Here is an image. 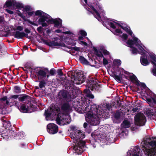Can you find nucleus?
<instances>
[{
    "label": "nucleus",
    "instance_id": "nucleus-1",
    "mask_svg": "<svg viewBox=\"0 0 156 156\" xmlns=\"http://www.w3.org/2000/svg\"><path fill=\"white\" fill-rule=\"evenodd\" d=\"M80 92V90L74 86H69V112L73 109L79 113H83L87 111V108L89 106V100L85 99L86 101L81 102L76 99L78 95Z\"/></svg>",
    "mask_w": 156,
    "mask_h": 156
},
{
    "label": "nucleus",
    "instance_id": "nucleus-2",
    "mask_svg": "<svg viewBox=\"0 0 156 156\" xmlns=\"http://www.w3.org/2000/svg\"><path fill=\"white\" fill-rule=\"evenodd\" d=\"M86 79L83 72L80 70H69V86H74L75 84H80L84 83Z\"/></svg>",
    "mask_w": 156,
    "mask_h": 156
},
{
    "label": "nucleus",
    "instance_id": "nucleus-3",
    "mask_svg": "<svg viewBox=\"0 0 156 156\" xmlns=\"http://www.w3.org/2000/svg\"><path fill=\"white\" fill-rule=\"evenodd\" d=\"M60 112H61L60 117L58 115L56 119V123L60 125H64L68 124V101L65 102H61L59 103Z\"/></svg>",
    "mask_w": 156,
    "mask_h": 156
},
{
    "label": "nucleus",
    "instance_id": "nucleus-4",
    "mask_svg": "<svg viewBox=\"0 0 156 156\" xmlns=\"http://www.w3.org/2000/svg\"><path fill=\"white\" fill-rule=\"evenodd\" d=\"M62 40L63 43H62L61 39L57 37L55 38L54 40L52 41L50 40L48 41V40L44 39L42 40V41L44 44L49 47L53 46L63 47L66 48L64 50L68 52L67 49L68 48V35L62 36Z\"/></svg>",
    "mask_w": 156,
    "mask_h": 156
},
{
    "label": "nucleus",
    "instance_id": "nucleus-5",
    "mask_svg": "<svg viewBox=\"0 0 156 156\" xmlns=\"http://www.w3.org/2000/svg\"><path fill=\"white\" fill-rule=\"evenodd\" d=\"M60 106L57 105H51L47 110H45L44 115L47 120L50 119L52 115L59 116Z\"/></svg>",
    "mask_w": 156,
    "mask_h": 156
},
{
    "label": "nucleus",
    "instance_id": "nucleus-6",
    "mask_svg": "<svg viewBox=\"0 0 156 156\" xmlns=\"http://www.w3.org/2000/svg\"><path fill=\"white\" fill-rule=\"evenodd\" d=\"M74 143H76V145L73 148L70 147L69 149V151L70 149H73L78 154H81L84 151L83 148L86 147V143L84 141L80 140L78 141H73Z\"/></svg>",
    "mask_w": 156,
    "mask_h": 156
},
{
    "label": "nucleus",
    "instance_id": "nucleus-7",
    "mask_svg": "<svg viewBox=\"0 0 156 156\" xmlns=\"http://www.w3.org/2000/svg\"><path fill=\"white\" fill-rule=\"evenodd\" d=\"M87 122L92 126H97L100 123L99 118L98 115L88 114L86 117Z\"/></svg>",
    "mask_w": 156,
    "mask_h": 156
},
{
    "label": "nucleus",
    "instance_id": "nucleus-8",
    "mask_svg": "<svg viewBox=\"0 0 156 156\" xmlns=\"http://www.w3.org/2000/svg\"><path fill=\"white\" fill-rule=\"evenodd\" d=\"M144 144L141 145L143 151L146 155H149L151 154V149L147 147L148 145H150L152 147H156V141L153 140L147 142V141L144 140Z\"/></svg>",
    "mask_w": 156,
    "mask_h": 156
},
{
    "label": "nucleus",
    "instance_id": "nucleus-9",
    "mask_svg": "<svg viewBox=\"0 0 156 156\" xmlns=\"http://www.w3.org/2000/svg\"><path fill=\"white\" fill-rule=\"evenodd\" d=\"M96 80L93 77L88 78L86 80V82L87 83L86 87L90 88L91 90H98V88L100 87L98 85H97L98 83H96Z\"/></svg>",
    "mask_w": 156,
    "mask_h": 156
},
{
    "label": "nucleus",
    "instance_id": "nucleus-10",
    "mask_svg": "<svg viewBox=\"0 0 156 156\" xmlns=\"http://www.w3.org/2000/svg\"><path fill=\"white\" fill-rule=\"evenodd\" d=\"M146 118L143 114L139 113L136 115L134 117V122L136 125L142 126L145 125Z\"/></svg>",
    "mask_w": 156,
    "mask_h": 156
},
{
    "label": "nucleus",
    "instance_id": "nucleus-11",
    "mask_svg": "<svg viewBox=\"0 0 156 156\" xmlns=\"http://www.w3.org/2000/svg\"><path fill=\"white\" fill-rule=\"evenodd\" d=\"M132 149V151L127 152L126 156H142V151L139 147L135 146Z\"/></svg>",
    "mask_w": 156,
    "mask_h": 156
},
{
    "label": "nucleus",
    "instance_id": "nucleus-12",
    "mask_svg": "<svg viewBox=\"0 0 156 156\" xmlns=\"http://www.w3.org/2000/svg\"><path fill=\"white\" fill-rule=\"evenodd\" d=\"M100 106H101V110L102 112H103V113L101 115L102 117H103L105 115L106 111H107V112H109L112 109V105L111 104L109 103L108 102H104Z\"/></svg>",
    "mask_w": 156,
    "mask_h": 156
},
{
    "label": "nucleus",
    "instance_id": "nucleus-13",
    "mask_svg": "<svg viewBox=\"0 0 156 156\" xmlns=\"http://www.w3.org/2000/svg\"><path fill=\"white\" fill-rule=\"evenodd\" d=\"M47 131L51 134H55L58 131V126L53 123H49L47 127Z\"/></svg>",
    "mask_w": 156,
    "mask_h": 156
},
{
    "label": "nucleus",
    "instance_id": "nucleus-14",
    "mask_svg": "<svg viewBox=\"0 0 156 156\" xmlns=\"http://www.w3.org/2000/svg\"><path fill=\"white\" fill-rule=\"evenodd\" d=\"M101 106L97 105L96 104H95L91 105L90 107L91 111L93 113H94L95 115L101 116L103 113V112L101 110Z\"/></svg>",
    "mask_w": 156,
    "mask_h": 156
},
{
    "label": "nucleus",
    "instance_id": "nucleus-15",
    "mask_svg": "<svg viewBox=\"0 0 156 156\" xmlns=\"http://www.w3.org/2000/svg\"><path fill=\"white\" fill-rule=\"evenodd\" d=\"M48 23L54 24V27L58 28H60L62 26V20L59 18H57L54 19L51 18L47 21Z\"/></svg>",
    "mask_w": 156,
    "mask_h": 156
},
{
    "label": "nucleus",
    "instance_id": "nucleus-16",
    "mask_svg": "<svg viewBox=\"0 0 156 156\" xmlns=\"http://www.w3.org/2000/svg\"><path fill=\"white\" fill-rule=\"evenodd\" d=\"M84 98L82 99V101H86L85 99H88H88H94V95L92 94V92L90 91V89L89 88H86L84 90Z\"/></svg>",
    "mask_w": 156,
    "mask_h": 156
},
{
    "label": "nucleus",
    "instance_id": "nucleus-17",
    "mask_svg": "<svg viewBox=\"0 0 156 156\" xmlns=\"http://www.w3.org/2000/svg\"><path fill=\"white\" fill-rule=\"evenodd\" d=\"M58 99L61 102H65L68 101L67 94L65 90H61L59 92L58 95Z\"/></svg>",
    "mask_w": 156,
    "mask_h": 156
},
{
    "label": "nucleus",
    "instance_id": "nucleus-18",
    "mask_svg": "<svg viewBox=\"0 0 156 156\" xmlns=\"http://www.w3.org/2000/svg\"><path fill=\"white\" fill-rule=\"evenodd\" d=\"M19 110L22 112L26 113H30L33 111V110H31L29 106L27 105L26 104H22V103L21 104V106Z\"/></svg>",
    "mask_w": 156,
    "mask_h": 156
},
{
    "label": "nucleus",
    "instance_id": "nucleus-19",
    "mask_svg": "<svg viewBox=\"0 0 156 156\" xmlns=\"http://www.w3.org/2000/svg\"><path fill=\"white\" fill-rule=\"evenodd\" d=\"M36 75L38 79H45L46 77L47 74L46 72L42 69H37L36 72Z\"/></svg>",
    "mask_w": 156,
    "mask_h": 156
},
{
    "label": "nucleus",
    "instance_id": "nucleus-20",
    "mask_svg": "<svg viewBox=\"0 0 156 156\" xmlns=\"http://www.w3.org/2000/svg\"><path fill=\"white\" fill-rule=\"evenodd\" d=\"M140 61L141 64L144 66L148 65L150 62L147 58V54L145 53H143L142 56L140 58Z\"/></svg>",
    "mask_w": 156,
    "mask_h": 156
},
{
    "label": "nucleus",
    "instance_id": "nucleus-21",
    "mask_svg": "<svg viewBox=\"0 0 156 156\" xmlns=\"http://www.w3.org/2000/svg\"><path fill=\"white\" fill-rule=\"evenodd\" d=\"M9 132H10V130L9 129H5L4 127H2L0 130V135L4 138H7L8 136Z\"/></svg>",
    "mask_w": 156,
    "mask_h": 156
},
{
    "label": "nucleus",
    "instance_id": "nucleus-22",
    "mask_svg": "<svg viewBox=\"0 0 156 156\" xmlns=\"http://www.w3.org/2000/svg\"><path fill=\"white\" fill-rule=\"evenodd\" d=\"M147 114L148 115L151 117L154 116L156 117V108L153 107L149 108L147 111Z\"/></svg>",
    "mask_w": 156,
    "mask_h": 156
},
{
    "label": "nucleus",
    "instance_id": "nucleus-23",
    "mask_svg": "<svg viewBox=\"0 0 156 156\" xmlns=\"http://www.w3.org/2000/svg\"><path fill=\"white\" fill-rule=\"evenodd\" d=\"M9 35L14 36V37L17 39H22L23 37V32L16 31L15 33H13L12 34L10 33Z\"/></svg>",
    "mask_w": 156,
    "mask_h": 156
},
{
    "label": "nucleus",
    "instance_id": "nucleus-24",
    "mask_svg": "<svg viewBox=\"0 0 156 156\" xmlns=\"http://www.w3.org/2000/svg\"><path fill=\"white\" fill-rule=\"evenodd\" d=\"M129 77L133 83H135L138 86L140 85L139 81L134 74H133L132 75L129 76Z\"/></svg>",
    "mask_w": 156,
    "mask_h": 156
},
{
    "label": "nucleus",
    "instance_id": "nucleus-25",
    "mask_svg": "<svg viewBox=\"0 0 156 156\" xmlns=\"http://www.w3.org/2000/svg\"><path fill=\"white\" fill-rule=\"evenodd\" d=\"M16 1L15 0H7L5 2L4 5V7H9L14 6L16 4Z\"/></svg>",
    "mask_w": 156,
    "mask_h": 156
},
{
    "label": "nucleus",
    "instance_id": "nucleus-26",
    "mask_svg": "<svg viewBox=\"0 0 156 156\" xmlns=\"http://www.w3.org/2000/svg\"><path fill=\"white\" fill-rule=\"evenodd\" d=\"M130 123L128 120L125 119L121 124L122 128H129L130 126Z\"/></svg>",
    "mask_w": 156,
    "mask_h": 156
},
{
    "label": "nucleus",
    "instance_id": "nucleus-27",
    "mask_svg": "<svg viewBox=\"0 0 156 156\" xmlns=\"http://www.w3.org/2000/svg\"><path fill=\"white\" fill-rule=\"evenodd\" d=\"M80 130H77L75 132L71 133H70V136L72 139L75 140V141H76V137H78L79 135V131Z\"/></svg>",
    "mask_w": 156,
    "mask_h": 156
},
{
    "label": "nucleus",
    "instance_id": "nucleus-28",
    "mask_svg": "<svg viewBox=\"0 0 156 156\" xmlns=\"http://www.w3.org/2000/svg\"><path fill=\"white\" fill-rule=\"evenodd\" d=\"M2 124L3 125L2 127H4L5 129H9V130H10V128L11 126V125L9 121L4 120L3 121Z\"/></svg>",
    "mask_w": 156,
    "mask_h": 156
},
{
    "label": "nucleus",
    "instance_id": "nucleus-29",
    "mask_svg": "<svg viewBox=\"0 0 156 156\" xmlns=\"http://www.w3.org/2000/svg\"><path fill=\"white\" fill-rule=\"evenodd\" d=\"M20 97H19L18 100L20 101L21 102L29 99L30 98V97L29 96L26 94L22 95Z\"/></svg>",
    "mask_w": 156,
    "mask_h": 156
},
{
    "label": "nucleus",
    "instance_id": "nucleus-30",
    "mask_svg": "<svg viewBox=\"0 0 156 156\" xmlns=\"http://www.w3.org/2000/svg\"><path fill=\"white\" fill-rule=\"evenodd\" d=\"M93 49L94 51V54L97 56L101 58L104 57V55L102 53L101 51H98L97 49L95 47L93 48Z\"/></svg>",
    "mask_w": 156,
    "mask_h": 156
},
{
    "label": "nucleus",
    "instance_id": "nucleus-31",
    "mask_svg": "<svg viewBox=\"0 0 156 156\" xmlns=\"http://www.w3.org/2000/svg\"><path fill=\"white\" fill-rule=\"evenodd\" d=\"M91 9L96 14V15H94V17L97 18L98 20L100 21L101 20V18L100 13L98 12V11L95 9L94 7H92Z\"/></svg>",
    "mask_w": 156,
    "mask_h": 156
},
{
    "label": "nucleus",
    "instance_id": "nucleus-32",
    "mask_svg": "<svg viewBox=\"0 0 156 156\" xmlns=\"http://www.w3.org/2000/svg\"><path fill=\"white\" fill-rule=\"evenodd\" d=\"M79 135L78 137H76V141H78L80 140H82L85 137V135L83 132H82L81 130H80L79 131Z\"/></svg>",
    "mask_w": 156,
    "mask_h": 156
},
{
    "label": "nucleus",
    "instance_id": "nucleus-33",
    "mask_svg": "<svg viewBox=\"0 0 156 156\" xmlns=\"http://www.w3.org/2000/svg\"><path fill=\"white\" fill-rule=\"evenodd\" d=\"M83 127L87 133H89L91 132V129L90 128V126L86 122H84L83 124Z\"/></svg>",
    "mask_w": 156,
    "mask_h": 156
},
{
    "label": "nucleus",
    "instance_id": "nucleus-34",
    "mask_svg": "<svg viewBox=\"0 0 156 156\" xmlns=\"http://www.w3.org/2000/svg\"><path fill=\"white\" fill-rule=\"evenodd\" d=\"M16 4L14 5L13 7L17 9H21L24 8V6L21 3L17 2L16 1Z\"/></svg>",
    "mask_w": 156,
    "mask_h": 156
},
{
    "label": "nucleus",
    "instance_id": "nucleus-35",
    "mask_svg": "<svg viewBox=\"0 0 156 156\" xmlns=\"http://www.w3.org/2000/svg\"><path fill=\"white\" fill-rule=\"evenodd\" d=\"M79 60L80 62L84 64L88 65L89 62L83 56H80L79 58Z\"/></svg>",
    "mask_w": 156,
    "mask_h": 156
},
{
    "label": "nucleus",
    "instance_id": "nucleus-36",
    "mask_svg": "<svg viewBox=\"0 0 156 156\" xmlns=\"http://www.w3.org/2000/svg\"><path fill=\"white\" fill-rule=\"evenodd\" d=\"M123 30H124L125 31L129 34V35L130 36H132L133 34V32L131 30L130 28L127 26V27H124Z\"/></svg>",
    "mask_w": 156,
    "mask_h": 156
},
{
    "label": "nucleus",
    "instance_id": "nucleus-37",
    "mask_svg": "<svg viewBox=\"0 0 156 156\" xmlns=\"http://www.w3.org/2000/svg\"><path fill=\"white\" fill-rule=\"evenodd\" d=\"M47 19H49V18H46L42 17H40V18L38 19L37 21V23L39 25H41V24L45 21H47L46 20Z\"/></svg>",
    "mask_w": 156,
    "mask_h": 156
},
{
    "label": "nucleus",
    "instance_id": "nucleus-38",
    "mask_svg": "<svg viewBox=\"0 0 156 156\" xmlns=\"http://www.w3.org/2000/svg\"><path fill=\"white\" fill-rule=\"evenodd\" d=\"M151 62L153 66V68L152 70V72L153 73V75L156 76V63L153 61H152Z\"/></svg>",
    "mask_w": 156,
    "mask_h": 156
},
{
    "label": "nucleus",
    "instance_id": "nucleus-39",
    "mask_svg": "<svg viewBox=\"0 0 156 156\" xmlns=\"http://www.w3.org/2000/svg\"><path fill=\"white\" fill-rule=\"evenodd\" d=\"M76 40V38H74L73 39H69V45H70L72 46H75L76 44V42L75 41Z\"/></svg>",
    "mask_w": 156,
    "mask_h": 156
},
{
    "label": "nucleus",
    "instance_id": "nucleus-40",
    "mask_svg": "<svg viewBox=\"0 0 156 156\" xmlns=\"http://www.w3.org/2000/svg\"><path fill=\"white\" fill-rule=\"evenodd\" d=\"M153 98H152V97L151 98H146L147 102L150 105L154 103L153 99Z\"/></svg>",
    "mask_w": 156,
    "mask_h": 156
},
{
    "label": "nucleus",
    "instance_id": "nucleus-41",
    "mask_svg": "<svg viewBox=\"0 0 156 156\" xmlns=\"http://www.w3.org/2000/svg\"><path fill=\"white\" fill-rule=\"evenodd\" d=\"M24 132L22 131L18 133V134H16V136L18 137H16L15 138L16 139H19L21 138L24 136Z\"/></svg>",
    "mask_w": 156,
    "mask_h": 156
},
{
    "label": "nucleus",
    "instance_id": "nucleus-42",
    "mask_svg": "<svg viewBox=\"0 0 156 156\" xmlns=\"http://www.w3.org/2000/svg\"><path fill=\"white\" fill-rule=\"evenodd\" d=\"M46 84V83L45 81L43 80L40 81L39 84V86L40 88H42L43 87H44Z\"/></svg>",
    "mask_w": 156,
    "mask_h": 156
},
{
    "label": "nucleus",
    "instance_id": "nucleus-43",
    "mask_svg": "<svg viewBox=\"0 0 156 156\" xmlns=\"http://www.w3.org/2000/svg\"><path fill=\"white\" fill-rule=\"evenodd\" d=\"M116 73H117L115 72H112L111 76L113 77L114 79L117 81V80H119V76H118V75H116Z\"/></svg>",
    "mask_w": 156,
    "mask_h": 156
},
{
    "label": "nucleus",
    "instance_id": "nucleus-44",
    "mask_svg": "<svg viewBox=\"0 0 156 156\" xmlns=\"http://www.w3.org/2000/svg\"><path fill=\"white\" fill-rule=\"evenodd\" d=\"M15 91L16 93H19L21 91V90L20 87L18 86H15L14 87Z\"/></svg>",
    "mask_w": 156,
    "mask_h": 156
},
{
    "label": "nucleus",
    "instance_id": "nucleus-45",
    "mask_svg": "<svg viewBox=\"0 0 156 156\" xmlns=\"http://www.w3.org/2000/svg\"><path fill=\"white\" fill-rule=\"evenodd\" d=\"M130 47L132 48V49L131 50L132 54H136L137 53L138 51L136 48L133 46H130Z\"/></svg>",
    "mask_w": 156,
    "mask_h": 156
},
{
    "label": "nucleus",
    "instance_id": "nucleus-46",
    "mask_svg": "<svg viewBox=\"0 0 156 156\" xmlns=\"http://www.w3.org/2000/svg\"><path fill=\"white\" fill-rule=\"evenodd\" d=\"M25 13L26 15V16L27 18H28L34 14V12L33 11L31 12L29 11L27 12H25Z\"/></svg>",
    "mask_w": 156,
    "mask_h": 156
},
{
    "label": "nucleus",
    "instance_id": "nucleus-47",
    "mask_svg": "<svg viewBox=\"0 0 156 156\" xmlns=\"http://www.w3.org/2000/svg\"><path fill=\"white\" fill-rule=\"evenodd\" d=\"M29 106L30 107V108L31 109V110H33V111L32 112H34L35 109H37L36 105H33V104L31 103H30V106Z\"/></svg>",
    "mask_w": 156,
    "mask_h": 156
},
{
    "label": "nucleus",
    "instance_id": "nucleus-48",
    "mask_svg": "<svg viewBox=\"0 0 156 156\" xmlns=\"http://www.w3.org/2000/svg\"><path fill=\"white\" fill-rule=\"evenodd\" d=\"M80 47H71L69 46V49L71 50H73L74 51H79L80 50Z\"/></svg>",
    "mask_w": 156,
    "mask_h": 156
},
{
    "label": "nucleus",
    "instance_id": "nucleus-49",
    "mask_svg": "<svg viewBox=\"0 0 156 156\" xmlns=\"http://www.w3.org/2000/svg\"><path fill=\"white\" fill-rule=\"evenodd\" d=\"M120 115L121 114L120 112L119 111H117L115 113L114 117L115 119H118L120 118Z\"/></svg>",
    "mask_w": 156,
    "mask_h": 156
},
{
    "label": "nucleus",
    "instance_id": "nucleus-50",
    "mask_svg": "<svg viewBox=\"0 0 156 156\" xmlns=\"http://www.w3.org/2000/svg\"><path fill=\"white\" fill-rule=\"evenodd\" d=\"M79 33L82 36L85 37L87 35V33L84 30H80L79 32Z\"/></svg>",
    "mask_w": 156,
    "mask_h": 156
},
{
    "label": "nucleus",
    "instance_id": "nucleus-51",
    "mask_svg": "<svg viewBox=\"0 0 156 156\" xmlns=\"http://www.w3.org/2000/svg\"><path fill=\"white\" fill-rule=\"evenodd\" d=\"M126 43L130 45V46H132L134 45V41L132 39H129L127 41Z\"/></svg>",
    "mask_w": 156,
    "mask_h": 156
},
{
    "label": "nucleus",
    "instance_id": "nucleus-52",
    "mask_svg": "<svg viewBox=\"0 0 156 156\" xmlns=\"http://www.w3.org/2000/svg\"><path fill=\"white\" fill-rule=\"evenodd\" d=\"M3 48L0 44V55L1 56H3L6 53L5 51H3Z\"/></svg>",
    "mask_w": 156,
    "mask_h": 156
},
{
    "label": "nucleus",
    "instance_id": "nucleus-53",
    "mask_svg": "<svg viewBox=\"0 0 156 156\" xmlns=\"http://www.w3.org/2000/svg\"><path fill=\"white\" fill-rule=\"evenodd\" d=\"M118 76L119 78V80H117V81H118L119 83H121L122 79L124 77V75L123 74H121V73H120Z\"/></svg>",
    "mask_w": 156,
    "mask_h": 156
},
{
    "label": "nucleus",
    "instance_id": "nucleus-54",
    "mask_svg": "<svg viewBox=\"0 0 156 156\" xmlns=\"http://www.w3.org/2000/svg\"><path fill=\"white\" fill-rule=\"evenodd\" d=\"M23 8L25 12H28L30 11L31 10L30 6L29 5H26Z\"/></svg>",
    "mask_w": 156,
    "mask_h": 156
},
{
    "label": "nucleus",
    "instance_id": "nucleus-55",
    "mask_svg": "<svg viewBox=\"0 0 156 156\" xmlns=\"http://www.w3.org/2000/svg\"><path fill=\"white\" fill-rule=\"evenodd\" d=\"M42 12H43V11L41 10H38L36 11L35 13V14L36 16H38L39 17L41 16L42 15Z\"/></svg>",
    "mask_w": 156,
    "mask_h": 156
},
{
    "label": "nucleus",
    "instance_id": "nucleus-56",
    "mask_svg": "<svg viewBox=\"0 0 156 156\" xmlns=\"http://www.w3.org/2000/svg\"><path fill=\"white\" fill-rule=\"evenodd\" d=\"M70 130H72V132H75L76 131L77 129L76 128V126H71L70 127Z\"/></svg>",
    "mask_w": 156,
    "mask_h": 156
},
{
    "label": "nucleus",
    "instance_id": "nucleus-57",
    "mask_svg": "<svg viewBox=\"0 0 156 156\" xmlns=\"http://www.w3.org/2000/svg\"><path fill=\"white\" fill-rule=\"evenodd\" d=\"M42 15L41 16V17L44 18H49H49H51V17L48 14H47V13H45L43 12H42Z\"/></svg>",
    "mask_w": 156,
    "mask_h": 156
},
{
    "label": "nucleus",
    "instance_id": "nucleus-58",
    "mask_svg": "<svg viewBox=\"0 0 156 156\" xmlns=\"http://www.w3.org/2000/svg\"><path fill=\"white\" fill-rule=\"evenodd\" d=\"M115 23L116 24L118 27H121L123 29L124 27H127V26L126 24H123L122 23H121V24H120L118 23H116V22H115Z\"/></svg>",
    "mask_w": 156,
    "mask_h": 156
},
{
    "label": "nucleus",
    "instance_id": "nucleus-59",
    "mask_svg": "<svg viewBox=\"0 0 156 156\" xmlns=\"http://www.w3.org/2000/svg\"><path fill=\"white\" fill-rule=\"evenodd\" d=\"M75 35L74 33L71 32L70 31H69V39L75 38Z\"/></svg>",
    "mask_w": 156,
    "mask_h": 156
},
{
    "label": "nucleus",
    "instance_id": "nucleus-60",
    "mask_svg": "<svg viewBox=\"0 0 156 156\" xmlns=\"http://www.w3.org/2000/svg\"><path fill=\"white\" fill-rule=\"evenodd\" d=\"M67 77L66 76H65V78L63 77H62L61 78V81H63V83L64 84H65L66 85V87H67L68 86L67 85Z\"/></svg>",
    "mask_w": 156,
    "mask_h": 156
},
{
    "label": "nucleus",
    "instance_id": "nucleus-61",
    "mask_svg": "<svg viewBox=\"0 0 156 156\" xmlns=\"http://www.w3.org/2000/svg\"><path fill=\"white\" fill-rule=\"evenodd\" d=\"M133 40L134 41V44H135L136 45V44L140 43V41L139 40H138L137 38L135 37H133Z\"/></svg>",
    "mask_w": 156,
    "mask_h": 156
},
{
    "label": "nucleus",
    "instance_id": "nucleus-62",
    "mask_svg": "<svg viewBox=\"0 0 156 156\" xmlns=\"http://www.w3.org/2000/svg\"><path fill=\"white\" fill-rule=\"evenodd\" d=\"M136 46L141 51H143L144 50V49L143 48L142 46L140 45V43L136 44Z\"/></svg>",
    "mask_w": 156,
    "mask_h": 156
},
{
    "label": "nucleus",
    "instance_id": "nucleus-63",
    "mask_svg": "<svg viewBox=\"0 0 156 156\" xmlns=\"http://www.w3.org/2000/svg\"><path fill=\"white\" fill-rule=\"evenodd\" d=\"M108 24L112 28H113V29H115L116 27L113 23H112V22H109L108 23Z\"/></svg>",
    "mask_w": 156,
    "mask_h": 156
},
{
    "label": "nucleus",
    "instance_id": "nucleus-64",
    "mask_svg": "<svg viewBox=\"0 0 156 156\" xmlns=\"http://www.w3.org/2000/svg\"><path fill=\"white\" fill-rule=\"evenodd\" d=\"M103 64L105 66L108 64V61L106 58H104L103 60Z\"/></svg>",
    "mask_w": 156,
    "mask_h": 156
}]
</instances>
